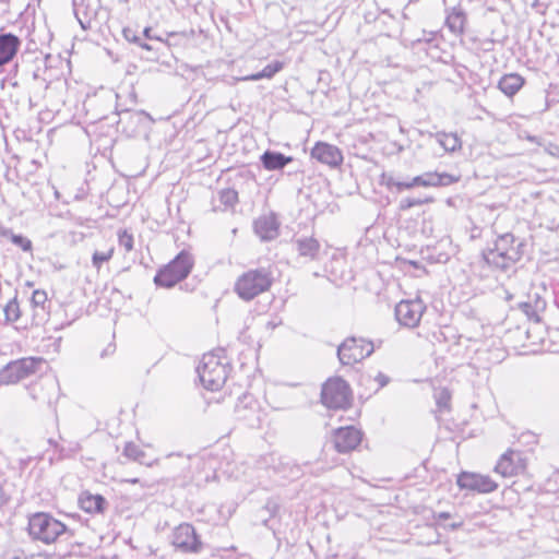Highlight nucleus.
Wrapping results in <instances>:
<instances>
[{
    "label": "nucleus",
    "mask_w": 559,
    "mask_h": 559,
    "mask_svg": "<svg viewBox=\"0 0 559 559\" xmlns=\"http://www.w3.org/2000/svg\"><path fill=\"white\" fill-rule=\"evenodd\" d=\"M112 254L114 248H110L107 252L95 251L92 255L93 266L99 270L104 262H107L112 258Z\"/></svg>",
    "instance_id": "c9c22d12"
},
{
    "label": "nucleus",
    "mask_w": 559,
    "mask_h": 559,
    "mask_svg": "<svg viewBox=\"0 0 559 559\" xmlns=\"http://www.w3.org/2000/svg\"><path fill=\"white\" fill-rule=\"evenodd\" d=\"M27 531L32 539L47 545L61 538L68 540L74 536L73 531L48 512L31 514L28 516Z\"/></svg>",
    "instance_id": "f03ea898"
},
{
    "label": "nucleus",
    "mask_w": 559,
    "mask_h": 559,
    "mask_svg": "<svg viewBox=\"0 0 559 559\" xmlns=\"http://www.w3.org/2000/svg\"><path fill=\"white\" fill-rule=\"evenodd\" d=\"M219 201L225 209L234 207L238 202V192L235 189H223L219 191Z\"/></svg>",
    "instance_id": "473e14b6"
},
{
    "label": "nucleus",
    "mask_w": 559,
    "mask_h": 559,
    "mask_svg": "<svg viewBox=\"0 0 559 559\" xmlns=\"http://www.w3.org/2000/svg\"><path fill=\"white\" fill-rule=\"evenodd\" d=\"M545 151L546 153H548L549 155L554 156V157H557L559 158V145L556 144V143H548L546 146H545Z\"/></svg>",
    "instance_id": "de8ad7c7"
},
{
    "label": "nucleus",
    "mask_w": 559,
    "mask_h": 559,
    "mask_svg": "<svg viewBox=\"0 0 559 559\" xmlns=\"http://www.w3.org/2000/svg\"><path fill=\"white\" fill-rule=\"evenodd\" d=\"M202 385L210 391L219 390L227 379V365L215 354H205L197 368Z\"/></svg>",
    "instance_id": "39448f33"
},
{
    "label": "nucleus",
    "mask_w": 559,
    "mask_h": 559,
    "mask_svg": "<svg viewBox=\"0 0 559 559\" xmlns=\"http://www.w3.org/2000/svg\"><path fill=\"white\" fill-rule=\"evenodd\" d=\"M21 46V39L12 34H0V67L9 63L16 56Z\"/></svg>",
    "instance_id": "6ab92c4d"
},
{
    "label": "nucleus",
    "mask_w": 559,
    "mask_h": 559,
    "mask_svg": "<svg viewBox=\"0 0 559 559\" xmlns=\"http://www.w3.org/2000/svg\"><path fill=\"white\" fill-rule=\"evenodd\" d=\"M284 67L282 61H273L266 64L261 71L243 76L242 81H259L262 79H272L277 72H280Z\"/></svg>",
    "instance_id": "bb28decb"
},
{
    "label": "nucleus",
    "mask_w": 559,
    "mask_h": 559,
    "mask_svg": "<svg viewBox=\"0 0 559 559\" xmlns=\"http://www.w3.org/2000/svg\"><path fill=\"white\" fill-rule=\"evenodd\" d=\"M47 301V294L44 290H34L32 294L31 302L34 306H43Z\"/></svg>",
    "instance_id": "79ce46f5"
},
{
    "label": "nucleus",
    "mask_w": 559,
    "mask_h": 559,
    "mask_svg": "<svg viewBox=\"0 0 559 559\" xmlns=\"http://www.w3.org/2000/svg\"><path fill=\"white\" fill-rule=\"evenodd\" d=\"M461 180L460 175L449 173L428 171L415 176L408 181H399L391 174L383 173L380 176V185L388 190L401 193L415 187H447Z\"/></svg>",
    "instance_id": "7ed1b4c3"
},
{
    "label": "nucleus",
    "mask_w": 559,
    "mask_h": 559,
    "mask_svg": "<svg viewBox=\"0 0 559 559\" xmlns=\"http://www.w3.org/2000/svg\"><path fill=\"white\" fill-rule=\"evenodd\" d=\"M293 246L300 257L309 260H316L321 249L320 242L314 237L294 238Z\"/></svg>",
    "instance_id": "4be33fe9"
},
{
    "label": "nucleus",
    "mask_w": 559,
    "mask_h": 559,
    "mask_svg": "<svg viewBox=\"0 0 559 559\" xmlns=\"http://www.w3.org/2000/svg\"><path fill=\"white\" fill-rule=\"evenodd\" d=\"M450 260V255L448 253H439L435 259L437 263H447Z\"/></svg>",
    "instance_id": "8fccbe9b"
},
{
    "label": "nucleus",
    "mask_w": 559,
    "mask_h": 559,
    "mask_svg": "<svg viewBox=\"0 0 559 559\" xmlns=\"http://www.w3.org/2000/svg\"><path fill=\"white\" fill-rule=\"evenodd\" d=\"M141 33L145 37L146 40H156L160 44H164V39L162 37L153 34L152 27H145Z\"/></svg>",
    "instance_id": "a18cd8bd"
},
{
    "label": "nucleus",
    "mask_w": 559,
    "mask_h": 559,
    "mask_svg": "<svg viewBox=\"0 0 559 559\" xmlns=\"http://www.w3.org/2000/svg\"><path fill=\"white\" fill-rule=\"evenodd\" d=\"M293 160H294L293 156H286L285 154H283L281 152L271 151V150H266L260 156V162H261L263 168L269 171L282 170L288 164H290Z\"/></svg>",
    "instance_id": "412c9836"
},
{
    "label": "nucleus",
    "mask_w": 559,
    "mask_h": 559,
    "mask_svg": "<svg viewBox=\"0 0 559 559\" xmlns=\"http://www.w3.org/2000/svg\"><path fill=\"white\" fill-rule=\"evenodd\" d=\"M516 309L521 310L524 314H539L546 310V301L537 294L533 297L528 295L527 300L518 301ZM511 310H515V307L512 306Z\"/></svg>",
    "instance_id": "393cba45"
},
{
    "label": "nucleus",
    "mask_w": 559,
    "mask_h": 559,
    "mask_svg": "<svg viewBox=\"0 0 559 559\" xmlns=\"http://www.w3.org/2000/svg\"><path fill=\"white\" fill-rule=\"evenodd\" d=\"M526 468V459L520 451L508 450L501 455L495 471L503 477H511L523 473Z\"/></svg>",
    "instance_id": "2eb2a0df"
},
{
    "label": "nucleus",
    "mask_w": 559,
    "mask_h": 559,
    "mask_svg": "<svg viewBox=\"0 0 559 559\" xmlns=\"http://www.w3.org/2000/svg\"><path fill=\"white\" fill-rule=\"evenodd\" d=\"M362 438L364 432L354 426L336 428L332 435L334 449L338 453H349L356 450L361 443Z\"/></svg>",
    "instance_id": "f8f14e48"
},
{
    "label": "nucleus",
    "mask_w": 559,
    "mask_h": 559,
    "mask_svg": "<svg viewBox=\"0 0 559 559\" xmlns=\"http://www.w3.org/2000/svg\"><path fill=\"white\" fill-rule=\"evenodd\" d=\"M88 0H81L80 3L73 2L74 14L83 29L91 28L92 19L96 15V10L91 8Z\"/></svg>",
    "instance_id": "a878e982"
},
{
    "label": "nucleus",
    "mask_w": 559,
    "mask_h": 559,
    "mask_svg": "<svg viewBox=\"0 0 559 559\" xmlns=\"http://www.w3.org/2000/svg\"><path fill=\"white\" fill-rule=\"evenodd\" d=\"M254 233L261 240H273L278 236L280 223L274 213L262 215L253 223Z\"/></svg>",
    "instance_id": "a211bd4d"
},
{
    "label": "nucleus",
    "mask_w": 559,
    "mask_h": 559,
    "mask_svg": "<svg viewBox=\"0 0 559 559\" xmlns=\"http://www.w3.org/2000/svg\"><path fill=\"white\" fill-rule=\"evenodd\" d=\"M194 36V31L190 29L189 32H171L167 34V38L164 40V44L168 47L170 46H177L185 44L186 41L190 40Z\"/></svg>",
    "instance_id": "2f4dec72"
},
{
    "label": "nucleus",
    "mask_w": 559,
    "mask_h": 559,
    "mask_svg": "<svg viewBox=\"0 0 559 559\" xmlns=\"http://www.w3.org/2000/svg\"><path fill=\"white\" fill-rule=\"evenodd\" d=\"M523 329L531 345L544 346L547 338L554 344L559 343V322L550 325L543 321V317H526Z\"/></svg>",
    "instance_id": "1a4fd4ad"
},
{
    "label": "nucleus",
    "mask_w": 559,
    "mask_h": 559,
    "mask_svg": "<svg viewBox=\"0 0 559 559\" xmlns=\"http://www.w3.org/2000/svg\"><path fill=\"white\" fill-rule=\"evenodd\" d=\"M11 242L20 247L25 252H31L33 250L32 241L28 238L24 237L23 235L15 234L14 236H12Z\"/></svg>",
    "instance_id": "4c0bfd02"
},
{
    "label": "nucleus",
    "mask_w": 559,
    "mask_h": 559,
    "mask_svg": "<svg viewBox=\"0 0 559 559\" xmlns=\"http://www.w3.org/2000/svg\"><path fill=\"white\" fill-rule=\"evenodd\" d=\"M118 241L127 252L133 249V236L128 230L123 229L118 233Z\"/></svg>",
    "instance_id": "e433bc0d"
},
{
    "label": "nucleus",
    "mask_w": 559,
    "mask_h": 559,
    "mask_svg": "<svg viewBox=\"0 0 559 559\" xmlns=\"http://www.w3.org/2000/svg\"><path fill=\"white\" fill-rule=\"evenodd\" d=\"M123 455L128 457L129 460H132L134 462H138L140 464L150 465L148 462H146V454L145 452L135 443L133 442H127L123 449Z\"/></svg>",
    "instance_id": "7c9ffc66"
},
{
    "label": "nucleus",
    "mask_w": 559,
    "mask_h": 559,
    "mask_svg": "<svg viewBox=\"0 0 559 559\" xmlns=\"http://www.w3.org/2000/svg\"><path fill=\"white\" fill-rule=\"evenodd\" d=\"M265 509L270 512V515L271 516H274L278 507L276 503H271V502H267L266 506H265Z\"/></svg>",
    "instance_id": "3c124183"
},
{
    "label": "nucleus",
    "mask_w": 559,
    "mask_h": 559,
    "mask_svg": "<svg viewBox=\"0 0 559 559\" xmlns=\"http://www.w3.org/2000/svg\"><path fill=\"white\" fill-rule=\"evenodd\" d=\"M235 416L251 428H258L262 421L263 412L259 402L250 393H243L235 405Z\"/></svg>",
    "instance_id": "9d476101"
},
{
    "label": "nucleus",
    "mask_w": 559,
    "mask_h": 559,
    "mask_svg": "<svg viewBox=\"0 0 559 559\" xmlns=\"http://www.w3.org/2000/svg\"><path fill=\"white\" fill-rule=\"evenodd\" d=\"M115 336H116L115 332H112V342H110L99 354V357L102 359L110 357L115 354V352H116V343L114 342Z\"/></svg>",
    "instance_id": "c03bdc74"
},
{
    "label": "nucleus",
    "mask_w": 559,
    "mask_h": 559,
    "mask_svg": "<svg viewBox=\"0 0 559 559\" xmlns=\"http://www.w3.org/2000/svg\"><path fill=\"white\" fill-rule=\"evenodd\" d=\"M274 277L271 266L250 269L242 273L235 283V292L242 300H252L267 292L273 285Z\"/></svg>",
    "instance_id": "20e7f679"
},
{
    "label": "nucleus",
    "mask_w": 559,
    "mask_h": 559,
    "mask_svg": "<svg viewBox=\"0 0 559 559\" xmlns=\"http://www.w3.org/2000/svg\"><path fill=\"white\" fill-rule=\"evenodd\" d=\"M525 246L523 240L507 233L495 240L492 248L483 250L481 257L489 266L507 271L522 259Z\"/></svg>",
    "instance_id": "f257e3e1"
},
{
    "label": "nucleus",
    "mask_w": 559,
    "mask_h": 559,
    "mask_svg": "<svg viewBox=\"0 0 559 559\" xmlns=\"http://www.w3.org/2000/svg\"><path fill=\"white\" fill-rule=\"evenodd\" d=\"M462 525H463V522L452 523V524H450V525H449V528H450L451 531H456V530H459Z\"/></svg>",
    "instance_id": "5fc2aeb1"
},
{
    "label": "nucleus",
    "mask_w": 559,
    "mask_h": 559,
    "mask_svg": "<svg viewBox=\"0 0 559 559\" xmlns=\"http://www.w3.org/2000/svg\"><path fill=\"white\" fill-rule=\"evenodd\" d=\"M171 543L183 554H199L203 548L201 537L189 523H182L175 528Z\"/></svg>",
    "instance_id": "9b49d317"
},
{
    "label": "nucleus",
    "mask_w": 559,
    "mask_h": 559,
    "mask_svg": "<svg viewBox=\"0 0 559 559\" xmlns=\"http://www.w3.org/2000/svg\"><path fill=\"white\" fill-rule=\"evenodd\" d=\"M550 108V103L547 100L546 102V110Z\"/></svg>",
    "instance_id": "bf43d9fd"
},
{
    "label": "nucleus",
    "mask_w": 559,
    "mask_h": 559,
    "mask_svg": "<svg viewBox=\"0 0 559 559\" xmlns=\"http://www.w3.org/2000/svg\"><path fill=\"white\" fill-rule=\"evenodd\" d=\"M147 41L148 40H146L145 37L141 34L140 41L135 43L134 45L139 46L147 52V55L145 56L146 59H157L159 48L154 46L153 44H148Z\"/></svg>",
    "instance_id": "f704fd0d"
},
{
    "label": "nucleus",
    "mask_w": 559,
    "mask_h": 559,
    "mask_svg": "<svg viewBox=\"0 0 559 559\" xmlns=\"http://www.w3.org/2000/svg\"><path fill=\"white\" fill-rule=\"evenodd\" d=\"M44 365H46V360L43 357H24L9 361L0 369V384L17 383L38 372Z\"/></svg>",
    "instance_id": "423d86ee"
},
{
    "label": "nucleus",
    "mask_w": 559,
    "mask_h": 559,
    "mask_svg": "<svg viewBox=\"0 0 559 559\" xmlns=\"http://www.w3.org/2000/svg\"><path fill=\"white\" fill-rule=\"evenodd\" d=\"M456 485L462 490L476 491L478 493H490L498 488V484L488 475L471 472H462L457 475Z\"/></svg>",
    "instance_id": "ddd939ff"
},
{
    "label": "nucleus",
    "mask_w": 559,
    "mask_h": 559,
    "mask_svg": "<svg viewBox=\"0 0 559 559\" xmlns=\"http://www.w3.org/2000/svg\"><path fill=\"white\" fill-rule=\"evenodd\" d=\"M15 234L13 233V230L11 228H8V227H4V226H1L0 225V236L4 237V238H9L10 240H12V236H14Z\"/></svg>",
    "instance_id": "09e8293b"
},
{
    "label": "nucleus",
    "mask_w": 559,
    "mask_h": 559,
    "mask_svg": "<svg viewBox=\"0 0 559 559\" xmlns=\"http://www.w3.org/2000/svg\"><path fill=\"white\" fill-rule=\"evenodd\" d=\"M374 344L364 337L349 336L337 346V357L344 366H352L371 356Z\"/></svg>",
    "instance_id": "6e6552de"
},
{
    "label": "nucleus",
    "mask_w": 559,
    "mask_h": 559,
    "mask_svg": "<svg viewBox=\"0 0 559 559\" xmlns=\"http://www.w3.org/2000/svg\"><path fill=\"white\" fill-rule=\"evenodd\" d=\"M166 266L170 274H174V280L178 284L190 274L193 267L192 255L182 250L171 261H169Z\"/></svg>",
    "instance_id": "f3484780"
},
{
    "label": "nucleus",
    "mask_w": 559,
    "mask_h": 559,
    "mask_svg": "<svg viewBox=\"0 0 559 559\" xmlns=\"http://www.w3.org/2000/svg\"><path fill=\"white\" fill-rule=\"evenodd\" d=\"M130 481H131L132 484H136V483H139V479H138V478H134V479H131Z\"/></svg>",
    "instance_id": "13d9d810"
},
{
    "label": "nucleus",
    "mask_w": 559,
    "mask_h": 559,
    "mask_svg": "<svg viewBox=\"0 0 559 559\" xmlns=\"http://www.w3.org/2000/svg\"><path fill=\"white\" fill-rule=\"evenodd\" d=\"M450 400V392L447 389L441 390L436 396V402L439 411L449 409Z\"/></svg>",
    "instance_id": "58836bf2"
},
{
    "label": "nucleus",
    "mask_w": 559,
    "mask_h": 559,
    "mask_svg": "<svg viewBox=\"0 0 559 559\" xmlns=\"http://www.w3.org/2000/svg\"><path fill=\"white\" fill-rule=\"evenodd\" d=\"M401 326L414 329L420 324L421 317H395Z\"/></svg>",
    "instance_id": "ea45409f"
},
{
    "label": "nucleus",
    "mask_w": 559,
    "mask_h": 559,
    "mask_svg": "<svg viewBox=\"0 0 559 559\" xmlns=\"http://www.w3.org/2000/svg\"><path fill=\"white\" fill-rule=\"evenodd\" d=\"M435 518L438 520H448L451 518V514L449 512H439Z\"/></svg>",
    "instance_id": "603ef678"
},
{
    "label": "nucleus",
    "mask_w": 559,
    "mask_h": 559,
    "mask_svg": "<svg viewBox=\"0 0 559 559\" xmlns=\"http://www.w3.org/2000/svg\"><path fill=\"white\" fill-rule=\"evenodd\" d=\"M153 281L156 287L160 288L169 289L177 285L176 281L174 280V274H170L166 264L158 269Z\"/></svg>",
    "instance_id": "c756f323"
},
{
    "label": "nucleus",
    "mask_w": 559,
    "mask_h": 559,
    "mask_svg": "<svg viewBox=\"0 0 559 559\" xmlns=\"http://www.w3.org/2000/svg\"><path fill=\"white\" fill-rule=\"evenodd\" d=\"M3 313L4 314H20V307H19L16 298H13L3 307Z\"/></svg>",
    "instance_id": "37998d69"
},
{
    "label": "nucleus",
    "mask_w": 559,
    "mask_h": 559,
    "mask_svg": "<svg viewBox=\"0 0 559 559\" xmlns=\"http://www.w3.org/2000/svg\"><path fill=\"white\" fill-rule=\"evenodd\" d=\"M374 380L378 382V388H377V391L382 389L383 386H385L389 382H390V378L382 373V372H378V374L374 377Z\"/></svg>",
    "instance_id": "49530a36"
},
{
    "label": "nucleus",
    "mask_w": 559,
    "mask_h": 559,
    "mask_svg": "<svg viewBox=\"0 0 559 559\" xmlns=\"http://www.w3.org/2000/svg\"><path fill=\"white\" fill-rule=\"evenodd\" d=\"M4 493H3V489L2 487L0 486V504H2L4 502V498H3Z\"/></svg>",
    "instance_id": "6e6d98bb"
},
{
    "label": "nucleus",
    "mask_w": 559,
    "mask_h": 559,
    "mask_svg": "<svg viewBox=\"0 0 559 559\" xmlns=\"http://www.w3.org/2000/svg\"><path fill=\"white\" fill-rule=\"evenodd\" d=\"M466 22V15L463 10L454 9L445 20V24L449 29L454 34H462L464 32V25Z\"/></svg>",
    "instance_id": "cd10ccee"
},
{
    "label": "nucleus",
    "mask_w": 559,
    "mask_h": 559,
    "mask_svg": "<svg viewBox=\"0 0 559 559\" xmlns=\"http://www.w3.org/2000/svg\"><path fill=\"white\" fill-rule=\"evenodd\" d=\"M311 157L331 167H337L343 163V154L335 145L318 142L311 150Z\"/></svg>",
    "instance_id": "dca6fc26"
},
{
    "label": "nucleus",
    "mask_w": 559,
    "mask_h": 559,
    "mask_svg": "<svg viewBox=\"0 0 559 559\" xmlns=\"http://www.w3.org/2000/svg\"><path fill=\"white\" fill-rule=\"evenodd\" d=\"M525 80L519 73L504 74L498 82V88L508 97L514 96L524 85Z\"/></svg>",
    "instance_id": "5701e85b"
},
{
    "label": "nucleus",
    "mask_w": 559,
    "mask_h": 559,
    "mask_svg": "<svg viewBox=\"0 0 559 559\" xmlns=\"http://www.w3.org/2000/svg\"><path fill=\"white\" fill-rule=\"evenodd\" d=\"M29 396L37 402L51 406L56 403L59 383L56 378H43L27 388Z\"/></svg>",
    "instance_id": "4468645a"
},
{
    "label": "nucleus",
    "mask_w": 559,
    "mask_h": 559,
    "mask_svg": "<svg viewBox=\"0 0 559 559\" xmlns=\"http://www.w3.org/2000/svg\"><path fill=\"white\" fill-rule=\"evenodd\" d=\"M282 324V320H280L278 322H273V321H269L266 323V326L271 330L275 329L277 325Z\"/></svg>",
    "instance_id": "864d4df0"
},
{
    "label": "nucleus",
    "mask_w": 559,
    "mask_h": 559,
    "mask_svg": "<svg viewBox=\"0 0 559 559\" xmlns=\"http://www.w3.org/2000/svg\"><path fill=\"white\" fill-rule=\"evenodd\" d=\"M263 525L269 526V519L263 520Z\"/></svg>",
    "instance_id": "4d7b16f0"
},
{
    "label": "nucleus",
    "mask_w": 559,
    "mask_h": 559,
    "mask_svg": "<svg viewBox=\"0 0 559 559\" xmlns=\"http://www.w3.org/2000/svg\"><path fill=\"white\" fill-rule=\"evenodd\" d=\"M123 38L132 44L139 43L141 39V33L132 27H124L122 29Z\"/></svg>",
    "instance_id": "a19ab883"
},
{
    "label": "nucleus",
    "mask_w": 559,
    "mask_h": 559,
    "mask_svg": "<svg viewBox=\"0 0 559 559\" xmlns=\"http://www.w3.org/2000/svg\"><path fill=\"white\" fill-rule=\"evenodd\" d=\"M432 199L431 198H425V199H420V198H403L400 202H399V210L404 212V211H407L414 206H420L425 203H429L431 202Z\"/></svg>",
    "instance_id": "72a5a7b5"
},
{
    "label": "nucleus",
    "mask_w": 559,
    "mask_h": 559,
    "mask_svg": "<svg viewBox=\"0 0 559 559\" xmlns=\"http://www.w3.org/2000/svg\"><path fill=\"white\" fill-rule=\"evenodd\" d=\"M80 508L87 513H104L108 508V501L99 493L83 491L79 497Z\"/></svg>",
    "instance_id": "aec40b11"
},
{
    "label": "nucleus",
    "mask_w": 559,
    "mask_h": 559,
    "mask_svg": "<svg viewBox=\"0 0 559 559\" xmlns=\"http://www.w3.org/2000/svg\"><path fill=\"white\" fill-rule=\"evenodd\" d=\"M425 311L426 305L419 296L413 299H403L394 308V314H424Z\"/></svg>",
    "instance_id": "b1692460"
},
{
    "label": "nucleus",
    "mask_w": 559,
    "mask_h": 559,
    "mask_svg": "<svg viewBox=\"0 0 559 559\" xmlns=\"http://www.w3.org/2000/svg\"><path fill=\"white\" fill-rule=\"evenodd\" d=\"M321 402L328 408L344 409L352 403V390L342 378H330L321 390Z\"/></svg>",
    "instance_id": "0eeeda50"
},
{
    "label": "nucleus",
    "mask_w": 559,
    "mask_h": 559,
    "mask_svg": "<svg viewBox=\"0 0 559 559\" xmlns=\"http://www.w3.org/2000/svg\"><path fill=\"white\" fill-rule=\"evenodd\" d=\"M436 138L447 152H455L462 147V141L456 133L438 132Z\"/></svg>",
    "instance_id": "c85d7f7f"
}]
</instances>
